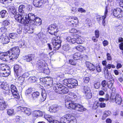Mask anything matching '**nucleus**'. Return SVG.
Returning <instances> with one entry per match:
<instances>
[{"mask_svg": "<svg viewBox=\"0 0 123 123\" xmlns=\"http://www.w3.org/2000/svg\"><path fill=\"white\" fill-rule=\"evenodd\" d=\"M37 36L39 39H43L44 38V35L42 33H39L37 34Z\"/></svg>", "mask_w": 123, "mask_h": 123, "instance_id": "4d7b16f0", "label": "nucleus"}, {"mask_svg": "<svg viewBox=\"0 0 123 123\" xmlns=\"http://www.w3.org/2000/svg\"><path fill=\"white\" fill-rule=\"evenodd\" d=\"M80 56V54L79 53L77 52L74 54L73 55V57L74 60H76L79 59Z\"/></svg>", "mask_w": 123, "mask_h": 123, "instance_id": "a19ab883", "label": "nucleus"}, {"mask_svg": "<svg viewBox=\"0 0 123 123\" xmlns=\"http://www.w3.org/2000/svg\"><path fill=\"white\" fill-rule=\"evenodd\" d=\"M83 89L84 92L85 94L91 92L90 88L88 86H84Z\"/></svg>", "mask_w": 123, "mask_h": 123, "instance_id": "de8ad7c7", "label": "nucleus"}, {"mask_svg": "<svg viewBox=\"0 0 123 123\" xmlns=\"http://www.w3.org/2000/svg\"><path fill=\"white\" fill-rule=\"evenodd\" d=\"M59 106L55 105H54L51 106L49 109L50 112L55 113L57 112Z\"/></svg>", "mask_w": 123, "mask_h": 123, "instance_id": "5701e85b", "label": "nucleus"}, {"mask_svg": "<svg viewBox=\"0 0 123 123\" xmlns=\"http://www.w3.org/2000/svg\"><path fill=\"white\" fill-rule=\"evenodd\" d=\"M86 67L90 71H93L95 70V68L94 66L90 62H86Z\"/></svg>", "mask_w": 123, "mask_h": 123, "instance_id": "4be33fe9", "label": "nucleus"}, {"mask_svg": "<svg viewBox=\"0 0 123 123\" xmlns=\"http://www.w3.org/2000/svg\"><path fill=\"white\" fill-rule=\"evenodd\" d=\"M26 74V73L24 74L23 75L20 76L18 78L17 80L18 82L21 85H22L23 84V83L24 82L25 80L24 78L25 77V75Z\"/></svg>", "mask_w": 123, "mask_h": 123, "instance_id": "b1692460", "label": "nucleus"}, {"mask_svg": "<svg viewBox=\"0 0 123 123\" xmlns=\"http://www.w3.org/2000/svg\"><path fill=\"white\" fill-rule=\"evenodd\" d=\"M9 13L11 14H12V15H16V14L17 13V10L15 7L14 6H12L9 8Z\"/></svg>", "mask_w": 123, "mask_h": 123, "instance_id": "c85d7f7f", "label": "nucleus"}, {"mask_svg": "<svg viewBox=\"0 0 123 123\" xmlns=\"http://www.w3.org/2000/svg\"><path fill=\"white\" fill-rule=\"evenodd\" d=\"M7 30L6 28L4 26H3L1 27L0 29V31L3 34H4L7 31Z\"/></svg>", "mask_w": 123, "mask_h": 123, "instance_id": "09e8293b", "label": "nucleus"}, {"mask_svg": "<svg viewBox=\"0 0 123 123\" xmlns=\"http://www.w3.org/2000/svg\"><path fill=\"white\" fill-rule=\"evenodd\" d=\"M69 63L72 65L75 66L76 65L77 62L73 59L70 60H69Z\"/></svg>", "mask_w": 123, "mask_h": 123, "instance_id": "6e6d98bb", "label": "nucleus"}, {"mask_svg": "<svg viewBox=\"0 0 123 123\" xmlns=\"http://www.w3.org/2000/svg\"><path fill=\"white\" fill-rule=\"evenodd\" d=\"M11 90L12 93H17L18 91L16 86L13 84H12L10 86Z\"/></svg>", "mask_w": 123, "mask_h": 123, "instance_id": "58836bf2", "label": "nucleus"}, {"mask_svg": "<svg viewBox=\"0 0 123 123\" xmlns=\"http://www.w3.org/2000/svg\"><path fill=\"white\" fill-rule=\"evenodd\" d=\"M24 107H21V106H19L17 107L16 109V111L17 112L20 111H23Z\"/></svg>", "mask_w": 123, "mask_h": 123, "instance_id": "13d9d810", "label": "nucleus"}, {"mask_svg": "<svg viewBox=\"0 0 123 123\" xmlns=\"http://www.w3.org/2000/svg\"><path fill=\"white\" fill-rule=\"evenodd\" d=\"M10 53H15L18 55H19L20 52V50L18 46H14L12 48L10 49Z\"/></svg>", "mask_w": 123, "mask_h": 123, "instance_id": "aec40b11", "label": "nucleus"}, {"mask_svg": "<svg viewBox=\"0 0 123 123\" xmlns=\"http://www.w3.org/2000/svg\"><path fill=\"white\" fill-rule=\"evenodd\" d=\"M17 34L15 33H10L9 35V37L12 39H15L17 37Z\"/></svg>", "mask_w": 123, "mask_h": 123, "instance_id": "8fccbe9b", "label": "nucleus"}, {"mask_svg": "<svg viewBox=\"0 0 123 123\" xmlns=\"http://www.w3.org/2000/svg\"><path fill=\"white\" fill-rule=\"evenodd\" d=\"M76 43L78 44H81L82 43V41L81 39L79 38H77L76 39Z\"/></svg>", "mask_w": 123, "mask_h": 123, "instance_id": "052dcab7", "label": "nucleus"}, {"mask_svg": "<svg viewBox=\"0 0 123 123\" xmlns=\"http://www.w3.org/2000/svg\"><path fill=\"white\" fill-rule=\"evenodd\" d=\"M70 20L69 21V24L70 25L74 26L78 22V19L76 17H73L69 18Z\"/></svg>", "mask_w": 123, "mask_h": 123, "instance_id": "a211bd4d", "label": "nucleus"}, {"mask_svg": "<svg viewBox=\"0 0 123 123\" xmlns=\"http://www.w3.org/2000/svg\"><path fill=\"white\" fill-rule=\"evenodd\" d=\"M44 112L39 110L34 111L32 114V118L35 119L38 117H42L44 115Z\"/></svg>", "mask_w": 123, "mask_h": 123, "instance_id": "9d476101", "label": "nucleus"}, {"mask_svg": "<svg viewBox=\"0 0 123 123\" xmlns=\"http://www.w3.org/2000/svg\"><path fill=\"white\" fill-rule=\"evenodd\" d=\"M0 88H2L4 89L6 91L8 90L9 91V89L8 86L7 85H5L4 82L0 81Z\"/></svg>", "mask_w": 123, "mask_h": 123, "instance_id": "473e14b6", "label": "nucleus"}, {"mask_svg": "<svg viewBox=\"0 0 123 123\" xmlns=\"http://www.w3.org/2000/svg\"><path fill=\"white\" fill-rule=\"evenodd\" d=\"M62 49L64 51H67L70 49V47L68 43H66L63 46Z\"/></svg>", "mask_w": 123, "mask_h": 123, "instance_id": "ea45409f", "label": "nucleus"}, {"mask_svg": "<svg viewBox=\"0 0 123 123\" xmlns=\"http://www.w3.org/2000/svg\"><path fill=\"white\" fill-rule=\"evenodd\" d=\"M111 114V112L110 111L108 110L105 111L104 112L102 118V120H105L107 117L109 116Z\"/></svg>", "mask_w": 123, "mask_h": 123, "instance_id": "7c9ffc66", "label": "nucleus"}, {"mask_svg": "<svg viewBox=\"0 0 123 123\" xmlns=\"http://www.w3.org/2000/svg\"><path fill=\"white\" fill-rule=\"evenodd\" d=\"M23 110L25 114L28 116L30 115L31 114V111L30 109L24 107Z\"/></svg>", "mask_w": 123, "mask_h": 123, "instance_id": "e433bc0d", "label": "nucleus"}, {"mask_svg": "<svg viewBox=\"0 0 123 123\" xmlns=\"http://www.w3.org/2000/svg\"><path fill=\"white\" fill-rule=\"evenodd\" d=\"M47 120L50 123H53L55 120H54L52 119V117L51 116L49 117L47 119Z\"/></svg>", "mask_w": 123, "mask_h": 123, "instance_id": "774afa93", "label": "nucleus"}, {"mask_svg": "<svg viewBox=\"0 0 123 123\" xmlns=\"http://www.w3.org/2000/svg\"><path fill=\"white\" fill-rule=\"evenodd\" d=\"M53 89L58 94H61L62 92V85L60 84H57L54 86Z\"/></svg>", "mask_w": 123, "mask_h": 123, "instance_id": "6ab92c4d", "label": "nucleus"}, {"mask_svg": "<svg viewBox=\"0 0 123 123\" xmlns=\"http://www.w3.org/2000/svg\"><path fill=\"white\" fill-rule=\"evenodd\" d=\"M107 82H108L105 80H104L101 83V85L102 86L101 89L105 92H106L107 91V88L105 86H107Z\"/></svg>", "mask_w": 123, "mask_h": 123, "instance_id": "bb28decb", "label": "nucleus"}, {"mask_svg": "<svg viewBox=\"0 0 123 123\" xmlns=\"http://www.w3.org/2000/svg\"><path fill=\"white\" fill-rule=\"evenodd\" d=\"M118 42L120 43L119 44L120 49L122 50H123V38L122 37H119L118 39Z\"/></svg>", "mask_w": 123, "mask_h": 123, "instance_id": "c9c22d12", "label": "nucleus"}, {"mask_svg": "<svg viewBox=\"0 0 123 123\" xmlns=\"http://www.w3.org/2000/svg\"><path fill=\"white\" fill-rule=\"evenodd\" d=\"M13 96L14 97V98H16L17 100L19 99L20 97L18 93V92L17 93H12Z\"/></svg>", "mask_w": 123, "mask_h": 123, "instance_id": "603ef678", "label": "nucleus"}, {"mask_svg": "<svg viewBox=\"0 0 123 123\" xmlns=\"http://www.w3.org/2000/svg\"><path fill=\"white\" fill-rule=\"evenodd\" d=\"M65 105L66 107L69 109H74L80 112H82L85 110V109L82 105L76 103L74 101L68 100V99L66 100Z\"/></svg>", "mask_w": 123, "mask_h": 123, "instance_id": "f03ea898", "label": "nucleus"}, {"mask_svg": "<svg viewBox=\"0 0 123 123\" xmlns=\"http://www.w3.org/2000/svg\"><path fill=\"white\" fill-rule=\"evenodd\" d=\"M108 10L107 6L106 7L105 11V12L104 15L102 16V23L103 25L105 26V18L107 15Z\"/></svg>", "mask_w": 123, "mask_h": 123, "instance_id": "393cba45", "label": "nucleus"}, {"mask_svg": "<svg viewBox=\"0 0 123 123\" xmlns=\"http://www.w3.org/2000/svg\"><path fill=\"white\" fill-rule=\"evenodd\" d=\"M14 110L13 109H10L7 110V113L8 115L12 116L13 114Z\"/></svg>", "mask_w": 123, "mask_h": 123, "instance_id": "49530a36", "label": "nucleus"}, {"mask_svg": "<svg viewBox=\"0 0 123 123\" xmlns=\"http://www.w3.org/2000/svg\"><path fill=\"white\" fill-rule=\"evenodd\" d=\"M113 13L114 16L117 18L123 19V11L121 9L117 8L114 9L113 11Z\"/></svg>", "mask_w": 123, "mask_h": 123, "instance_id": "39448f33", "label": "nucleus"}, {"mask_svg": "<svg viewBox=\"0 0 123 123\" xmlns=\"http://www.w3.org/2000/svg\"><path fill=\"white\" fill-rule=\"evenodd\" d=\"M4 72L1 73V75L3 77H6L9 75L10 74V69H8L4 71Z\"/></svg>", "mask_w": 123, "mask_h": 123, "instance_id": "f704fd0d", "label": "nucleus"}, {"mask_svg": "<svg viewBox=\"0 0 123 123\" xmlns=\"http://www.w3.org/2000/svg\"><path fill=\"white\" fill-rule=\"evenodd\" d=\"M25 8V6L24 5H21L18 8V10L19 12L21 13H23L25 16L26 14L25 13L24 9Z\"/></svg>", "mask_w": 123, "mask_h": 123, "instance_id": "a878e982", "label": "nucleus"}, {"mask_svg": "<svg viewBox=\"0 0 123 123\" xmlns=\"http://www.w3.org/2000/svg\"><path fill=\"white\" fill-rule=\"evenodd\" d=\"M42 81L45 84L46 86H51L52 85L53 80L51 78H44L42 80Z\"/></svg>", "mask_w": 123, "mask_h": 123, "instance_id": "dca6fc26", "label": "nucleus"}, {"mask_svg": "<svg viewBox=\"0 0 123 123\" xmlns=\"http://www.w3.org/2000/svg\"><path fill=\"white\" fill-rule=\"evenodd\" d=\"M47 94L45 91H42V97L40 99V101L41 102H43L45 101L47 97Z\"/></svg>", "mask_w": 123, "mask_h": 123, "instance_id": "c756f323", "label": "nucleus"}, {"mask_svg": "<svg viewBox=\"0 0 123 123\" xmlns=\"http://www.w3.org/2000/svg\"><path fill=\"white\" fill-rule=\"evenodd\" d=\"M9 54V56L11 60H13L15 59H16L18 57L19 55H18L12 53H10Z\"/></svg>", "mask_w": 123, "mask_h": 123, "instance_id": "cd10ccee", "label": "nucleus"}, {"mask_svg": "<svg viewBox=\"0 0 123 123\" xmlns=\"http://www.w3.org/2000/svg\"><path fill=\"white\" fill-rule=\"evenodd\" d=\"M9 24V22L6 20H4L3 22V24L5 26L8 25Z\"/></svg>", "mask_w": 123, "mask_h": 123, "instance_id": "0e129e2a", "label": "nucleus"}, {"mask_svg": "<svg viewBox=\"0 0 123 123\" xmlns=\"http://www.w3.org/2000/svg\"><path fill=\"white\" fill-rule=\"evenodd\" d=\"M40 95L39 93L38 92H34L31 94V98L33 100H35L39 97Z\"/></svg>", "mask_w": 123, "mask_h": 123, "instance_id": "2f4dec72", "label": "nucleus"}, {"mask_svg": "<svg viewBox=\"0 0 123 123\" xmlns=\"http://www.w3.org/2000/svg\"><path fill=\"white\" fill-rule=\"evenodd\" d=\"M6 11L5 10H3L0 12V14L2 18H4L6 17Z\"/></svg>", "mask_w": 123, "mask_h": 123, "instance_id": "c03bdc74", "label": "nucleus"}, {"mask_svg": "<svg viewBox=\"0 0 123 123\" xmlns=\"http://www.w3.org/2000/svg\"><path fill=\"white\" fill-rule=\"evenodd\" d=\"M10 38L8 36L3 34L1 35L0 37V41L3 44L8 43L10 42Z\"/></svg>", "mask_w": 123, "mask_h": 123, "instance_id": "2eb2a0df", "label": "nucleus"}, {"mask_svg": "<svg viewBox=\"0 0 123 123\" xmlns=\"http://www.w3.org/2000/svg\"><path fill=\"white\" fill-rule=\"evenodd\" d=\"M95 34L96 38H98L99 36V32L98 30H97L95 31Z\"/></svg>", "mask_w": 123, "mask_h": 123, "instance_id": "338daca9", "label": "nucleus"}, {"mask_svg": "<svg viewBox=\"0 0 123 123\" xmlns=\"http://www.w3.org/2000/svg\"><path fill=\"white\" fill-rule=\"evenodd\" d=\"M48 31L51 34H53L56 36L57 38L53 40V44L55 48V50H57L61 47V41L60 37L55 34L58 31V27L56 24H51L49 25L48 28Z\"/></svg>", "mask_w": 123, "mask_h": 123, "instance_id": "f257e3e1", "label": "nucleus"}, {"mask_svg": "<svg viewBox=\"0 0 123 123\" xmlns=\"http://www.w3.org/2000/svg\"><path fill=\"white\" fill-rule=\"evenodd\" d=\"M35 57L34 54H30L24 56V59L26 62H30L34 59Z\"/></svg>", "mask_w": 123, "mask_h": 123, "instance_id": "f3484780", "label": "nucleus"}, {"mask_svg": "<svg viewBox=\"0 0 123 123\" xmlns=\"http://www.w3.org/2000/svg\"><path fill=\"white\" fill-rule=\"evenodd\" d=\"M75 118L73 116L71 115H66L62 117V122L63 123L65 122L66 123L73 120H75Z\"/></svg>", "mask_w": 123, "mask_h": 123, "instance_id": "f8f14e48", "label": "nucleus"}, {"mask_svg": "<svg viewBox=\"0 0 123 123\" xmlns=\"http://www.w3.org/2000/svg\"><path fill=\"white\" fill-rule=\"evenodd\" d=\"M114 82V81L113 80V79H112V80H111V81H109L108 82L107 86L110 89L111 88L113 85Z\"/></svg>", "mask_w": 123, "mask_h": 123, "instance_id": "37998d69", "label": "nucleus"}, {"mask_svg": "<svg viewBox=\"0 0 123 123\" xmlns=\"http://www.w3.org/2000/svg\"><path fill=\"white\" fill-rule=\"evenodd\" d=\"M77 11V9L76 7H73L71 10V12L73 14H74Z\"/></svg>", "mask_w": 123, "mask_h": 123, "instance_id": "680f3d73", "label": "nucleus"}, {"mask_svg": "<svg viewBox=\"0 0 123 123\" xmlns=\"http://www.w3.org/2000/svg\"><path fill=\"white\" fill-rule=\"evenodd\" d=\"M68 94L69 95V96H68L69 97L72 99H74V101L76 100L77 96L74 93L71 92H68Z\"/></svg>", "mask_w": 123, "mask_h": 123, "instance_id": "72a5a7b5", "label": "nucleus"}, {"mask_svg": "<svg viewBox=\"0 0 123 123\" xmlns=\"http://www.w3.org/2000/svg\"><path fill=\"white\" fill-rule=\"evenodd\" d=\"M31 25H36L39 26L41 25L42 23V20L39 18L36 17Z\"/></svg>", "mask_w": 123, "mask_h": 123, "instance_id": "412c9836", "label": "nucleus"}, {"mask_svg": "<svg viewBox=\"0 0 123 123\" xmlns=\"http://www.w3.org/2000/svg\"><path fill=\"white\" fill-rule=\"evenodd\" d=\"M7 104L4 99L3 98H0V110H4L7 107Z\"/></svg>", "mask_w": 123, "mask_h": 123, "instance_id": "4468645a", "label": "nucleus"}, {"mask_svg": "<svg viewBox=\"0 0 123 123\" xmlns=\"http://www.w3.org/2000/svg\"><path fill=\"white\" fill-rule=\"evenodd\" d=\"M85 96L87 98H90L92 97V94L91 92L85 93Z\"/></svg>", "mask_w": 123, "mask_h": 123, "instance_id": "5fc2aeb1", "label": "nucleus"}, {"mask_svg": "<svg viewBox=\"0 0 123 123\" xmlns=\"http://www.w3.org/2000/svg\"><path fill=\"white\" fill-rule=\"evenodd\" d=\"M68 91L67 87L62 85V94L68 93Z\"/></svg>", "mask_w": 123, "mask_h": 123, "instance_id": "a18cd8bd", "label": "nucleus"}, {"mask_svg": "<svg viewBox=\"0 0 123 123\" xmlns=\"http://www.w3.org/2000/svg\"><path fill=\"white\" fill-rule=\"evenodd\" d=\"M85 83H88L89 80V77H87L84 78L83 79Z\"/></svg>", "mask_w": 123, "mask_h": 123, "instance_id": "69168bd1", "label": "nucleus"}, {"mask_svg": "<svg viewBox=\"0 0 123 123\" xmlns=\"http://www.w3.org/2000/svg\"><path fill=\"white\" fill-rule=\"evenodd\" d=\"M13 69L14 75L15 77H18L23 72L22 68L17 64H16L14 65Z\"/></svg>", "mask_w": 123, "mask_h": 123, "instance_id": "6e6552de", "label": "nucleus"}, {"mask_svg": "<svg viewBox=\"0 0 123 123\" xmlns=\"http://www.w3.org/2000/svg\"><path fill=\"white\" fill-rule=\"evenodd\" d=\"M78 31L79 30L75 29H72L69 30L70 32L71 33H75L78 32Z\"/></svg>", "mask_w": 123, "mask_h": 123, "instance_id": "bf43d9fd", "label": "nucleus"}, {"mask_svg": "<svg viewBox=\"0 0 123 123\" xmlns=\"http://www.w3.org/2000/svg\"><path fill=\"white\" fill-rule=\"evenodd\" d=\"M105 75V78L108 80H109L110 78H111L112 76H110L109 75V73H105L104 74Z\"/></svg>", "mask_w": 123, "mask_h": 123, "instance_id": "e2e57ef3", "label": "nucleus"}, {"mask_svg": "<svg viewBox=\"0 0 123 123\" xmlns=\"http://www.w3.org/2000/svg\"><path fill=\"white\" fill-rule=\"evenodd\" d=\"M48 0H34L33 4L36 7H40L47 5L48 3Z\"/></svg>", "mask_w": 123, "mask_h": 123, "instance_id": "423d86ee", "label": "nucleus"}, {"mask_svg": "<svg viewBox=\"0 0 123 123\" xmlns=\"http://www.w3.org/2000/svg\"><path fill=\"white\" fill-rule=\"evenodd\" d=\"M46 64L45 61L40 59L37 62L36 66L39 70L42 71L43 70Z\"/></svg>", "mask_w": 123, "mask_h": 123, "instance_id": "0eeeda50", "label": "nucleus"}, {"mask_svg": "<svg viewBox=\"0 0 123 123\" xmlns=\"http://www.w3.org/2000/svg\"><path fill=\"white\" fill-rule=\"evenodd\" d=\"M15 19L18 22L24 25H26L25 17H22V15L18 14L14 16Z\"/></svg>", "mask_w": 123, "mask_h": 123, "instance_id": "9b49d317", "label": "nucleus"}, {"mask_svg": "<svg viewBox=\"0 0 123 123\" xmlns=\"http://www.w3.org/2000/svg\"><path fill=\"white\" fill-rule=\"evenodd\" d=\"M37 79V78L35 76L31 77L30 79V82L31 83L35 82Z\"/></svg>", "mask_w": 123, "mask_h": 123, "instance_id": "864d4df0", "label": "nucleus"}, {"mask_svg": "<svg viewBox=\"0 0 123 123\" xmlns=\"http://www.w3.org/2000/svg\"><path fill=\"white\" fill-rule=\"evenodd\" d=\"M110 100L112 102H115L118 105H120L121 106H123V101H122L121 96L118 94H117L114 97L112 95L110 97Z\"/></svg>", "mask_w": 123, "mask_h": 123, "instance_id": "20e7f679", "label": "nucleus"}, {"mask_svg": "<svg viewBox=\"0 0 123 123\" xmlns=\"http://www.w3.org/2000/svg\"><path fill=\"white\" fill-rule=\"evenodd\" d=\"M10 69V68L8 66H6L5 65L2 64L0 65V70L4 71Z\"/></svg>", "mask_w": 123, "mask_h": 123, "instance_id": "4c0bfd02", "label": "nucleus"}, {"mask_svg": "<svg viewBox=\"0 0 123 123\" xmlns=\"http://www.w3.org/2000/svg\"><path fill=\"white\" fill-rule=\"evenodd\" d=\"M10 54L9 51H8L6 52L0 53V59L4 61H8V54Z\"/></svg>", "mask_w": 123, "mask_h": 123, "instance_id": "ddd939ff", "label": "nucleus"}, {"mask_svg": "<svg viewBox=\"0 0 123 123\" xmlns=\"http://www.w3.org/2000/svg\"><path fill=\"white\" fill-rule=\"evenodd\" d=\"M36 16L33 14L29 13L28 14L27 17L26 16L25 17V19L26 20V24L30 23V24L31 25V23H33V21L36 18Z\"/></svg>", "mask_w": 123, "mask_h": 123, "instance_id": "1a4fd4ad", "label": "nucleus"}, {"mask_svg": "<svg viewBox=\"0 0 123 123\" xmlns=\"http://www.w3.org/2000/svg\"><path fill=\"white\" fill-rule=\"evenodd\" d=\"M62 82L63 85L68 86L70 88H74V86H76L78 84L77 80L74 79H65Z\"/></svg>", "mask_w": 123, "mask_h": 123, "instance_id": "7ed1b4c3", "label": "nucleus"}, {"mask_svg": "<svg viewBox=\"0 0 123 123\" xmlns=\"http://www.w3.org/2000/svg\"><path fill=\"white\" fill-rule=\"evenodd\" d=\"M100 83L99 82H97L95 83L94 84V87L96 89L99 88L100 86Z\"/></svg>", "mask_w": 123, "mask_h": 123, "instance_id": "3c124183", "label": "nucleus"}, {"mask_svg": "<svg viewBox=\"0 0 123 123\" xmlns=\"http://www.w3.org/2000/svg\"><path fill=\"white\" fill-rule=\"evenodd\" d=\"M75 47L77 50L80 51H83L86 49L85 47L80 45H78Z\"/></svg>", "mask_w": 123, "mask_h": 123, "instance_id": "79ce46f5", "label": "nucleus"}]
</instances>
